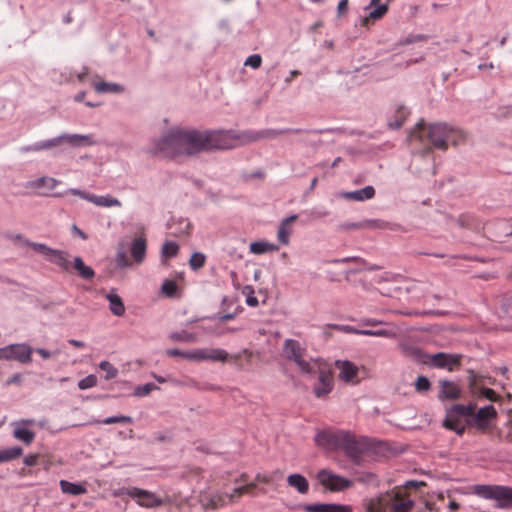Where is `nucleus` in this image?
<instances>
[{
    "instance_id": "f257e3e1",
    "label": "nucleus",
    "mask_w": 512,
    "mask_h": 512,
    "mask_svg": "<svg viewBox=\"0 0 512 512\" xmlns=\"http://www.w3.org/2000/svg\"><path fill=\"white\" fill-rule=\"evenodd\" d=\"M197 130L171 128L161 137L152 140L147 152L152 156L175 159L197 154Z\"/></svg>"
},
{
    "instance_id": "f03ea898",
    "label": "nucleus",
    "mask_w": 512,
    "mask_h": 512,
    "mask_svg": "<svg viewBox=\"0 0 512 512\" xmlns=\"http://www.w3.org/2000/svg\"><path fill=\"white\" fill-rule=\"evenodd\" d=\"M317 446L329 450H342L356 465L362 462L363 455L369 450V439L357 437L350 431H321L315 435Z\"/></svg>"
},
{
    "instance_id": "7ed1b4c3",
    "label": "nucleus",
    "mask_w": 512,
    "mask_h": 512,
    "mask_svg": "<svg viewBox=\"0 0 512 512\" xmlns=\"http://www.w3.org/2000/svg\"><path fill=\"white\" fill-rule=\"evenodd\" d=\"M415 502L404 488H394L369 499L365 503L366 512H411Z\"/></svg>"
},
{
    "instance_id": "20e7f679",
    "label": "nucleus",
    "mask_w": 512,
    "mask_h": 512,
    "mask_svg": "<svg viewBox=\"0 0 512 512\" xmlns=\"http://www.w3.org/2000/svg\"><path fill=\"white\" fill-rule=\"evenodd\" d=\"M241 135L232 137L223 131L201 132L197 130V153L202 151L226 150L235 147L234 142Z\"/></svg>"
},
{
    "instance_id": "39448f33",
    "label": "nucleus",
    "mask_w": 512,
    "mask_h": 512,
    "mask_svg": "<svg viewBox=\"0 0 512 512\" xmlns=\"http://www.w3.org/2000/svg\"><path fill=\"white\" fill-rule=\"evenodd\" d=\"M458 131L445 123L431 124L427 131V137L432 146L439 150H446L448 143L457 144Z\"/></svg>"
},
{
    "instance_id": "423d86ee",
    "label": "nucleus",
    "mask_w": 512,
    "mask_h": 512,
    "mask_svg": "<svg viewBox=\"0 0 512 512\" xmlns=\"http://www.w3.org/2000/svg\"><path fill=\"white\" fill-rule=\"evenodd\" d=\"M306 349L300 344L299 341L294 339H286L283 344L284 356L293 361L304 374H312L315 372V361L313 364L304 359Z\"/></svg>"
},
{
    "instance_id": "0eeeda50",
    "label": "nucleus",
    "mask_w": 512,
    "mask_h": 512,
    "mask_svg": "<svg viewBox=\"0 0 512 512\" xmlns=\"http://www.w3.org/2000/svg\"><path fill=\"white\" fill-rule=\"evenodd\" d=\"M117 497L129 496L136 500L137 504L145 508H155L163 504L153 492L137 487H123L114 492Z\"/></svg>"
},
{
    "instance_id": "6e6552de",
    "label": "nucleus",
    "mask_w": 512,
    "mask_h": 512,
    "mask_svg": "<svg viewBox=\"0 0 512 512\" xmlns=\"http://www.w3.org/2000/svg\"><path fill=\"white\" fill-rule=\"evenodd\" d=\"M33 348L27 343H15L0 348V359L15 360L22 364L32 361Z\"/></svg>"
},
{
    "instance_id": "1a4fd4ad",
    "label": "nucleus",
    "mask_w": 512,
    "mask_h": 512,
    "mask_svg": "<svg viewBox=\"0 0 512 512\" xmlns=\"http://www.w3.org/2000/svg\"><path fill=\"white\" fill-rule=\"evenodd\" d=\"M475 493L485 499L501 501L500 507L512 502V488L498 485H477Z\"/></svg>"
},
{
    "instance_id": "9d476101",
    "label": "nucleus",
    "mask_w": 512,
    "mask_h": 512,
    "mask_svg": "<svg viewBox=\"0 0 512 512\" xmlns=\"http://www.w3.org/2000/svg\"><path fill=\"white\" fill-rule=\"evenodd\" d=\"M317 479L321 485L331 492L344 491L353 486V482L345 477L334 474L333 472L322 469L317 474Z\"/></svg>"
},
{
    "instance_id": "9b49d317",
    "label": "nucleus",
    "mask_w": 512,
    "mask_h": 512,
    "mask_svg": "<svg viewBox=\"0 0 512 512\" xmlns=\"http://www.w3.org/2000/svg\"><path fill=\"white\" fill-rule=\"evenodd\" d=\"M302 129L299 128H285V129H264L261 131H246L241 134L242 143H251L260 139H274L284 133H301Z\"/></svg>"
},
{
    "instance_id": "f8f14e48",
    "label": "nucleus",
    "mask_w": 512,
    "mask_h": 512,
    "mask_svg": "<svg viewBox=\"0 0 512 512\" xmlns=\"http://www.w3.org/2000/svg\"><path fill=\"white\" fill-rule=\"evenodd\" d=\"M494 417H496V410L492 405H488L480 408L477 413L473 412L471 417L466 419V424L468 427H475L478 431L484 432Z\"/></svg>"
},
{
    "instance_id": "ddd939ff",
    "label": "nucleus",
    "mask_w": 512,
    "mask_h": 512,
    "mask_svg": "<svg viewBox=\"0 0 512 512\" xmlns=\"http://www.w3.org/2000/svg\"><path fill=\"white\" fill-rule=\"evenodd\" d=\"M318 375V382L314 386V394L316 397L320 398L327 394H329L333 389V378L331 372L325 368L321 367L319 364H315V372L311 375Z\"/></svg>"
},
{
    "instance_id": "4468645a",
    "label": "nucleus",
    "mask_w": 512,
    "mask_h": 512,
    "mask_svg": "<svg viewBox=\"0 0 512 512\" xmlns=\"http://www.w3.org/2000/svg\"><path fill=\"white\" fill-rule=\"evenodd\" d=\"M462 356L459 354H448L439 352L429 356L431 365L436 368L447 369L448 371H454L461 365Z\"/></svg>"
},
{
    "instance_id": "2eb2a0df",
    "label": "nucleus",
    "mask_w": 512,
    "mask_h": 512,
    "mask_svg": "<svg viewBox=\"0 0 512 512\" xmlns=\"http://www.w3.org/2000/svg\"><path fill=\"white\" fill-rule=\"evenodd\" d=\"M255 487V483H249L247 485L235 488L231 494H227L225 496H212L209 505L211 508L216 509L218 507L225 505L227 502H235L242 495L249 493Z\"/></svg>"
},
{
    "instance_id": "dca6fc26",
    "label": "nucleus",
    "mask_w": 512,
    "mask_h": 512,
    "mask_svg": "<svg viewBox=\"0 0 512 512\" xmlns=\"http://www.w3.org/2000/svg\"><path fill=\"white\" fill-rule=\"evenodd\" d=\"M192 357L196 358V361L226 362L228 361L229 353L221 348H202L196 349V355Z\"/></svg>"
},
{
    "instance_id": "f3484780",
    "label": "nucleus",
    "mask_w": 512,
    "mask_h": 512,
    "mask_svg": "<svg viewBox=\"0 0 512 512\" xmlns=\"http://www.w3.org/2000/svg\"><path fill=\"white\" fill-rule=\"evenodd\" d=\"M57 139L58 145H60L62 142H66L72 147L92 146L96 144V141L91 135L63 133L57 136Z\"/></svg>"
},
{
    "instance_id": "a211bd4d",
    "label": "nucleus",
    "mask_w": 512,
    "mask_h": 512,
    "mask_svg": "<svg viewBox=\"0 0 512 512\" xmlns=\"http://www.w3.org/2000/svg\"><path fill=\"white\" fill-rule=\"evenodd\" d=\"M303 509L306 512H352L350 505H343L337 503H314L305 504Z\"/></svg>"
},
{
    "instance_id": "6ab92c4d",
    "label": "nucleus",
    "mask_w": 512,
    "mask_h": 512,
    "mask_svg": "<svg viewBox=\"0 0 512 512\" xmlns=\"http://www.w3.org/2000/svg\"><path fill=\"white\" fill-rule=\"evenodd\" d=\"M335 366L339 370V378L345 382H353L357 378L358 367L348 360H337Z\"/></svg>"
},
{
    "instance_id": "aec40b11",
    "label": "nucleus",
    "mask_w": 512,
    "mask_h": 512,
    "mask_svg": "<svg viewBox=\"0 0 512 512\" xmlns=\"http://www.w3.org/2000/svg\"><path fill=\"white\" fill-rule=\"evenodd\" d=\"M440 390L438 398L441 400L448 399V400H456L460 398L461 390L459 386L449 380L443 379L439 381Z\"/></svg>"
},
{
    "instance_id": "412c9836",
    "label": "nucleus",
    "mask_w": 512,
    "mask_h": 512,
    "mask_svg": "<svg viewBox=\"0 0 512 512\" xmlns=\"http://www.w3.org/2000/svg\"><path fill=\"white\" fill-rule=\"evenodd\" d=\"M297 219H298V215L293 214V215H290L289 217L283 219L280 222V225L278 227V232H277V238L281 244H283V245L289 244L290 235L292 233V230L290 229L289 226H290V224L295 222Z\"/></svg>"
},
{
    "instance_id": "4be33fe9",
    "label": "nucleus",
    "mask_w": 512,
    "mask_h": 512,
    "mask_svg": "<svg viewBox=\"0 0 512 512\" xmlns=\"http://www.w3.org/2000/svg\"><path fill=\"white\" fill-rule=\"evenodd\" d=\"M60 184V181L52 177H39L37 179L28 181L25 185L28 189L39 190L41 188H47L48 190L55 189Z\"/></svg>"
},
{
    "instance_id": "5701e85b",
    "label": "nucleus",
    "mask_w": 512,
    "mask_h": 512,
    "mask_svg": "<svg viewBox=\"0 0 512 512\" xmlns=\"http://www.w3.org/2000/svg\"><path fill=\"white\" fill-rule=\"evenodd\" d=\"M443 426L451 431H454L458 435H462L467 426L461 418L451 415L450 412H446V417L443 421Z\"/></svg>"
},
{
    "instance_id": "b1692460",
    "label": "nucleus",
    "mask_w": 512,
    "mask_h": 512,
    "mask_svg": "<svg viewBox=\"0 0 512 512\" xmlns=\"http://www.w3.org/2000/svg\"><path fill=\"white\" fill-rule=\"evenodd\" d=\"M146 240L143 237L136 238L131 245V256L137 263H142L146 256Z\"/></svg>"
},
{
    "instance_id": "393cba45",
    "label": "nucleus",
    "mask_w": 512,
    "mask_h": 512,
    "mask_svg": "<svg viewBox=\"0 0 512 512\" xmlns=\"http://www.w3.org/2000/svg\"><path fill=\"white\" fill-rule=\"evenodd\" d=\"M56 146H58V139H57V137H54V138L47 139V140H44V141L36 142V143H34L32 145L23 146V147L20 148V151L23 152V153L39 152V151H42V150L52 149V148H54Z\"/></svg>"
},
{
    "instance_id": "a878e982",
    "label": "nucleus",
    "mask_w": 512,
    "mask_h": 512,
    "mask_svg": "<svg viewBox=\"0 0 512 512\" xmlns=\"http://www.w3.org/2000/svg\"><path fill=\"white\" fill-rule=\"evenodd\" d=\"M106 299L109 301V309L115 316H123L125 313V305L121 299V297L114 293V291H110L106 295Z\"/></svg>"
},
{
    "instance_id": "bb28decb",
    "label": "nucleus",
    "mask_w": 512,
    "mask_h": 512,
    "mask_svg": "<svg viewBox=\"0 0 512 512\" xmlns=\"http://www.w3.org/2000/svg\"><path fill=\"white\" fill-rule=\"evenodd\" d=\"M344 196L345 198L354 201H365L372 199L375 196V189L373 186L369 185L359 190L346 192Z\"/></svg>"
},
{
    "instance_id": "cd10ccee",
    "label": "nucleus",
    "mask_w": 512,
    "mask_h": 512,
    "mask_svg": "<svg viewBox=\"0 0 512 512\" xmlns=\"http://www.w3.org/2000/svg\"><path fill=\"white\" fill-rule=\"evenodd\" d=\"M287 483L301 494H306L309 490V483L307 479L298 473L289 475L287 478Z\"/></svg>"
},
{
    "instance_id": "c85d7f7f",
    "label": "nucleus",
    "mask_w": 512,
    "mask_h": 512,
    "mask_svg": "<svg viewBox=\"0 0 512 512\" xmlns=\"http://www.w3.org/2000/svg\"><path fill=\"white\" fill-rule=\"evenodd\" d=\"M48 261L66 271H68L71 267L68 260V253L62 250L53 249Z\"/></svg>"
},
{
    "instance_id": "c756f323",
    "label": "nucleus",
    "mask_w": 512,
    "mask_h": 512,
    "mask_svg": "<svg viewBox=\"0 0 512 512\" xmlns=\"http://www.w3.org/2000/svg\"><path fill=\"white\" fill-rule=\"evenodd\" d=\"M73 268L77 271L78 275L85 280L92 279L95 276L94 270L90 266H87L79 256L74 258Z\"/></svg>"
},
{
    "instance_id": "7c9ffc66",
    "label": "nucleus",
    "mask_w": 512,
    "mask_h": 512,
    "mask_svg": "<svg viewBox=\"0 0 512 512\" xmlns=\"http://www.w3.org/2000/svg\"><path fill=\"white\" fill-rule=\"evenodd\" d=\"M475 410V406L472 404L469 405H462V404H455L452 405L447 411L451 413V415H454L459 418L466 417L470 418L473 414V411Z\"/></svg>"
},
{
    "instance_id": "2f4dec72",
    "label": "nucleus",
    "mask_w": 512,
    "mask_h": 512,
    "mask_svg": "<svg viewBox=\"0 0 512 512\" xmlns=\"http://www.w3.org/2000/svg\"><path fill=\"white\" fill-rule=\"evenodd\" d=\"M60 487L63 493L71 495H81L86 493V487L82 484L72 483L67 480L60 481Z\"/></svg>"
},
{
    "instance_id": "473e14b6",
    "label": "nucleus",
    "mask_w": 512,
    "mask_h": 512,
    "mask_svg": "<svg viewBox=\"0 0 512 512\" xmlns=\"http://www.w3.org/2000/svg\"><path fill=\"white\" fill-rule=\"evenodd\" d=\"M94 89L97 93H122L124 92V87L117 83H108L105 81H100L94 84Z\"/></svg>"
},
{
    "instance_id": "72a5a7b5",
    "label": "nucleus",
    "mask_w": 512,
    "mask_h": 512,
    "mask_svg": "<svg viewBox=\"0 0 512 512\" xmlns=\"http://www.w3.org/2000/svg\"><path fill=\"white\" fill-rule=\"evenodd\" d=\"M93 204L100 207H119L121 206V202L114 197L109 195L106 196H97L93 194L92 202Z\"/></svg>"
},
{
    "instance_id": "f704fd0d",
    "label": "nucleus",
    "mask_w": 512,
    "mask_h": 512,
    "mask_svg": "<svg viewBox=\"0 0 512 512\" xmlns=\"http://www.w3.org/2000/svg\"><path fill=\"white\" fill-rule=\"evenodd\" d=\"M278 246L264 241L253 242L250 245V252L253 254H264L270 251H277Z\"/></svg>"
},
{
    "instance_id": "c9c22d12",
    "label": "nucleus",
    "mask_w": 512,
    "mask_h": 512,
    "mask_svg": "<svg viewBox=\"0 0 512 512\" xmlns=\"http://www.w3.org/2000/svg\"><path fill=\"white\" fill-rule=\"evenodd\" d=\"M409 110L405 106H398L395 111V120L389 122V126L393 129L400 128L409 115Z\"/></svg>"
},
{
    "instance_id": "e433bc0d",
    "label": "nucleus",
    "mask_w": 512,
    "mask_h": 512,
    "mask_svg": "<svg viewBox=\"0 0 512 512\" xmlns=\"http://www.w3.org/2000/svg\"><path fill=\"white\" fill-rule=\"evenodd\" d=\"M388 11V6L386 4L378 5L376 8L371 10L367 17L362 19V25L366 26L368 25L370 20H379L381 19Z\"/></svg>"
},
{
    "instance_id": "4c0bfd02",
    "label": "nucleus",
    "mask_w": 512,
    "mask_h": 512,
    "mask_svg": "<svg viewBox=\"0 0 512 512\" xmlns=\"http://www.w3.org/2000/svg\"><path fill=\"white\" fill-rule=\"evenodd\" d=\"M13 435L16 439L27 445L31 444L35 438V433L25 427H16Z\"/></svg>"
},
{
    "instance_id": "58836bf2",
    "label": "nucleus",
    "mask_w": 512,
    "mask_h": 512,
    "mask_svg": "<svg viewBox=\"0 0 512 512\" xmlns=\"http://www.w3.org/2000/svg\"><path fill=\"white\" fill-rule=\"evenodd\" d=\"M23 449L19 446L0 450V463L8 462L22 455Z\"/></svg>"
},
{
    "instance_id": "ea45409f",
    "label": "nucleus",
    "mask_w": 512,
    "mask_h": 512,
    "mask_svg": "<svg viewBox=\"0 0 512 512\" xmlns=\"http://www.w3.org/2000/svg\"><path fill=\"white\" fill-rule=\"evenodd\" d=\"M252 355H253V353L250 350L243 349V350H241L240 352H238L236 354L229 355L228 360L231 363H234L239 369H242V365L240 363V360L241 359H245L247 363H250Z\"/></svg>"
},
{
    "instance_id": "a19ab883",
    "label": "nucleus",
    "mask_w": 512,
    "mask_h": 512,
    "mask_svg": "<svg viewBox=\"0 0 512 512\" xmlns=\"http://www.w3.org/2000/svg\"><path fill=\"white\" fill-rule=\"evenodd\" d=\"M24 244L31 247L35 252L43 255L47 261L49 260L53 248L47 246L46 244L31 242L29 240H25Z\"/></svg>"
},
{
    "instance_id": "79ce46f5",
    "label": "nucleus",
    "mask_w": 512,
    "mask_h": 512,
    "mask_svg": "<svg viewBox=\"0 0 512 512\" xmlns=\"http://www.w3.org/2000/svg\"><path fill=\"white\" fill-rule=\"evenodd\" d=\"M363 224H365V229L366 228H374V229L396 230V227H397V225H391L388 222H385L383 220H378V219L364 220Z\"/></svg>"
},
{
    "instance_id": "37998d69",
    "label": "nucleus",
    "mask_w": 512,
    "mask_h": 512,
    "mask_svg": "<svg viewBox=\"0 0 512 512\" xmlns=\"http://www.w3.org/2000/svg\"><path fill=\"white\" fill-rule=\"evenodd\" d=\"M133 419L130 416L119 415V416H110L104 418L102 420H96L94 423L96 424H116V423H132Z\"/></svg>"
},
{
    "instance_id": "c03bdc74",
    "label": "nucleus",
    "mask_w": 512,
    "mask_h": 512,
    "mask_svg": "<svg viewBox=\"0 0 512 512\" xmlns=\"http://www.w3.org/2000/svg\"><path fill=\"white\" fill-rule=\"evenodd\" d=\"M166 355L171 357H182L191 361H196V358H193V355H196V349L191 351H181L177 348L167 349L165 351Z\"/></svg>"
},
{
    "instance_id": "a18cd8bd",
    "label": "nucleus",
    "mask_w": 512,
    "mask_h": 512,
    "mask_svg": "<svg viewBox=\"0 0 512 512\" xmlns=\"http://www.w3.org/2000/svg\"><path fill=\"white\" fill-rule=\"evenodd\" d=\"M169 338L173 341H178V342H194L195 341L194 334L187 332L186 330H182L179 332H172V333H170Z\"/></svg>"
},
{
    "instance_id": "49530a36",
    "label": "nucleus",
    "mask_w": 512,
    "mask_h": 512,
    "mask_svg": "<svg viewBox=\"0 0 512 512\" xmlns=\"http://www.w3.org/2000/svg\"><path fill=\"white\" fill-rule=\"evenodd\" d=\"M206 256L201 252H194L189 260V265L193 270H199L205 264Z\"/></svg>"
},
{
    "instance_id": "de8ad7c7",
    "label": "nucleus",
    "mask_w": 512,
    "mask_h": 512,
    "mask_svg": "<svg viewBox=\"0 0 512 512\" xmlns=\"http://www.w3.org/2000/svg\"><path fill=\"white\" fill-rule=\"evenodd\" d=\"M99 368L105 372V379L110 380L118 375V369L114 367L109 361H101Z\"/></svg>"
},
{
    "instance_id": "09e8293b",
    "label": "nucleus",
    "mask_w": 512,
    "mask_h": 512,
    "mask_svg": "<svg viewBox=\"0 0 512 512\" xmlns=\"http://www.w3.org/2000/svg\"><path fill=\"white\" fill-rule=\"evenodd\" d=\"M179 251V246L176 242L167 241L163 244L161 254L163 257H174Z\"/></svg>"
},
{
    "instance_id": "8fccbe9b",
    "label": "nucleus",
    "mask_w": 512,
    "mask_h": 512,
    "mask_svg": "<svg viewBox=\"0 0 512 512\" xmlns=\"http://www.w3.org/2000/svg\"><path fill=\"white\" fill-rule=\"evenodd\" d=\"M178 286L175 281L166 279L161 285V291L168 297H174L176 295Z\"/></svg>"
},
{
    "instance_id": "3c124183",
    "label": "nucleus",
    "mask_w": 512,
    "mask_h": 512,
    "mask_svg": "<svg viewBox=\"0 0 512 512\" xmlns=\"http://www.w3.org/2000/svg\"><path fill=\"white\" fill-rule=\"evenodd\" d=\"M158 387L154 383H146L144 385H139L134 389V395L136 397H144L149 395L153 390Z\"/></svg>"
},
{
    "instance_id": "603ef678",
    "label": "nucleus",
    "mask_w": 512,
    "mask_h": 512,
    "mask_svg": "<svg viewBox=\"0 0 512 512\" xmlns=\"http://www.w3.org/2000/svg\"><path fill=\"white\" fill-rule=\"evenodd\" d=\"M97 385V377L93 374L86 376L78 382L80 390H86Z\"/></svg>"
},
{
    "instance_id": "864d4df0",
    "label": "nucleus",
    "mask_w": 512,
    "mask_h": 512,
    "mask_svg": "<svg viewBox=\"0 0 512 512\" xmlns=\"http://www.w3.org/2000/svg\"><path fill=\"white\" fill-rule=\"evenodd\" d=\"M401 348L403 353L406 355L411 356L416 360H422V351L419 348L407 345H403Z\"/></svg>"
},
{
    "instance_id": "5fc2aeb1",
    "label": "nucleus",
    "mask_w": 512,
    "mask_h": 512,
    "mask_svg": "<svg viewBox=\"0 0 512 512\" xmlns=\"http://www.w3.org/2000/svg\"><path fill=\"white\" fill-rule=\"evenodd\" d=\"M431 384L427 377L419 376L415 383V388L418 392H426L430 389Z\"/></svg>"
},
{
    "instance_id": "6e6d98bb",
    "label": "nucleus",
    "mask_w": 512,
    "mask_h": 512,
    "mask_svg": "<svg viewBox=\"0 0 512 512\" xmlns=\"http://www.w3.org/2000/svg\"><path fill=\"white\" fill-rule=\"evenodd\" d=\"M262 64V57L259 54L250 55L244 62L245 66L258 69Z\"/></svg>"
},
{
    "instance_id": "4d7b16f0",
    "label": "nucleus",
    "mask_w": 512,
    "mask_h": 512,
    "mask_svg": "<svg viewBox=\"0 0 512 512\" xmlns=\"http://www.w3.org/2000/svg\"><path fill=\"white\" fill-rule=\"evenodd\" d=\"M338 228H339V230H342V231L365 229V224H363V221H361V222H346V223L340 224L338 226Z\"/></svg>"
},
{
    "instance_id": "13d9d810",
    "label": "nucleus",
    "mask_w": 512,
    "mask_h": 512,
    "mask_svg": "<svg viewBox=\"0 0 512 512\" xmlns=\"http://www.w3.org/2000/svg\"><path fill=\"white\" fill-rule=\"evenodd\" d=\"M428 39L427 35L424 34H417V35H410L406 37L404 40L401 41L402 45H409L415 42H422L426 41Z\"/></svg>"
},
{
    "instance_id": "bf43d9fd",
    "label": "nucleus",
    "mask_w": 512,
    "mask_h": 512,
    "mask_svg": "<svg viewBox=\"0 0 512 512\" xmlns=\"http://www.w3.org/2000/svg\"><path fill=\"white\" fill-rule=\"evenodd\" d=\"M67 193H70V194L75 195V196H79V197H81L82 199H84L86 201L92 202V198H93V194L92 193H89V192H86V191H83V190H80V189H76V188L69 189L67 191Z\"/></svg>"
},
{
    "instance_id": "052dcab7",
    "label": "nucleus",
    "mask_w": 512,
    "mask_h": 512,
    "mask_svg": "<svg viewBox=\"0 0 512 512\" xmlns=\"http://www.w3.org/2000/svg\"><path fill=\"white\" fill-rule=\"evenodd\" d=\"M117 265L120 267H126L129 265L127 256L124 251H119L116 255Z\"/></svg>"
},
{
    "instance_id": "680f3d73",
    "label": "nucleus",
    "mask_w": 512,
    "mask_h": 512,
    "mask_svg": "<svg viewBox=\"0 0 512 512\" xmlns=\"http://www.w3.org/2000/svg\"><path fill=\"white\" fill-rule=\"evenodd\" d=\"M38 461V454H31L24 458L23 463L26 466H34L37 464Z\"/></svg>"
},
{
    "instance_id": "e2e57ef3",
    "label": "nucleus",
    "mask_w": 512,
    "mask_h": 512,
    "mask_svg": "<svg viewBox=\"0 0 512 512\" xmlns=\"http://www.w3.org/2000/svg\"><path fill=\"white\" fill-rule=\"evenodd\" d=\"M424 128V122L421 121L419 123H417L415 129L410 133V138L411 139H415V138H421V135H420V131Z\"/></svg>"
},
{
    "instance_id": "0e129e2a",
    "label": "nucleus",
    "mask_w": 512,
    "mask_h": 512,
    "mask_svg": "<svg viewBox=\"0 0 512 512\" xmlns=\"http://www.w3.org/2000/svg\"><path fill=\"white\" fill-rule=\"evenodd\" d=\"M21 380H22V377L19 373H16L14 375H12V377H10L6 382H5V386H10L12 384H20L21 383Z\"/></svg>"
},
{
    "instance_id": "69168bd1",
    "label": "nucleus",
    "mask_w": 512,
    "mask_h": 512,
    "mask_svg": "<svg viewBox=\"0 0 512 512\" xmlns=\"http://www.w3.org/2000/svg\"><path fill=\"white\" fill-rule=\"evenodd\" d=\"M348 9V0H340L337 6L338 15L341 16Z\"/></svg>"
},
{
    "instance_id": "338daca9",
    "label": "nucleus",
    "mask_w": 512,
    "mask_h": 512,
    "mask_svg": "<svg viewBox=\"0 0 512 512\" xmlns=\"http://www.w3.org/2000/svg\"><path fill=\"white\" fill-rule=\"evenodd\" d=\"M72 231L75 235H77L78 237H80L81 239L83 240H87L88 239V236L85 232H83L77 225H73L72 226Z\"/></svg>"
},
{
    "instance_id": "774afa93",
    "label": "nucleus",
    "mask_w": 512,
    "mask_h": 512,
    "mask_svg": "<svg viewBox=\"0 0 512 512\" xmlns=\"http://www.w3.org/2000/svg\"><path fill=\"white\" fill-rule=\"evenodd\" d=\"M246 304L250 307L258 305V299L254 295H247Z\"/></svg>"
}]
</instances>
